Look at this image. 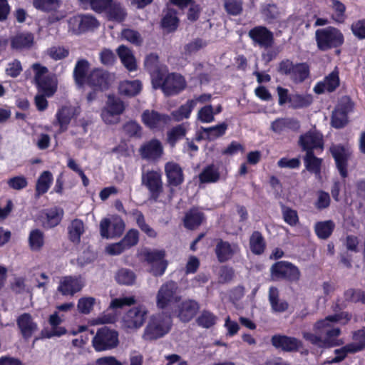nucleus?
<instances>
[{
    "label": "nucleus",
    "mask_w": 365,
    "mask_h": 365,
    "mask_svg": "<svg viewBox=\"0 0 365 365\" xmlns=\"http://www.w3.org/2000/svg\"><path fill=\"white\" fill-rule=\"evenodd\" d=\"M139 232L138 230L132 228L128 230L121 241L127 250L135 246L139 242Z\"/></svg>",
    "instance_id": "62"
},
{
    "label": "nucleus",
    "mask_w": 365,
    "mask_h": 365,
    "mask_svg": "<svg viewBox=\"0 0 365 365\" xmlns=\"http://www.w3.org/2000/svg\"><path fill=\"white\" fill-rule=\"evenodd\" d=\"M16 323L23 338L25 339L31 338L38 329L37 324L33 320L29 313H24L19 316Z\"/></svg>",
    "instance_id": "25"
},
{
    "label": "nucleus",
    "mask_w": 365,
    "mask_h": 365,
    "mask_svg": "<svg viewBox=\"0 0 365 365\" xmlns=\"http://www.w3.org/2000/svg\"><path fill=\"white\" fill-rule=\"evenodd\" d=\"M32 5L37 11L48 14L58 10L61 0H32Z\"/></svg>",
    "instance_id": "40"
},
{
    "label": "nucleus",
    "mask_w": 365,
    "mask_h": 365,
    "mask_svg": "<svg viewBox=\"0 0 365 365\" xmlns=\"http://www.w3.org/2000/svg\"><path fill=\"white\" fill-rule=\"evenodd\" d=\"M143 256L145 262L150 266L149 273L155 277L165 274L168 262L165 259L166 252L164 250H146L143 252Z\"/></svg>",
    "instance_id": "8"
},
{
    "label": "nucleus",
    "mask_w": 365,
    "mask_h": 365,
    "mask_svg": "<svg viewBox=\"0 0 365 365\" xmlns=\"http://www.w3.org/2000/svg\"><path fill=\"white\" fill-rule=\"evenodd\" d=\"M348 123V115L339 111L336 108L332 112L331 118V126L336 129H340L346 125Z\"/></svg>",
    "instance_id": "60"
},
{
    "label": "nucleus",
    "mask_w": 365,
    "mask_h": 365,
    "mask_svg": "<svg viewBox=\"0 0 365 365\" xmlns=\"http://www.w3.org/2000/svg\"><path fill=\"white\" fill-rule=\"evenodd\" d=\"M313 101L311 95L295 94L292 97V106L294 109H299L309 107Z\"/></svg>",
    "instance_id": "57"
},
{
    "label": "nucleus",
    "mask_w": 365,
    "mask_h": 365,
    "mask_svg": "<svg viewBox=\"0 0 365 365\" xmlns=\"http://www.w3.org/2000/svg\"><path fill=\"white\" fill-rule=\"evenodd\" d=\"M110 83V73L102 68H93L87 76V85L95 91H104L108 90Z\"/></svg>",
    "instance_id": "16"
},
{
    "label": "nucleus",
    "mask_w": 365,
    "mask_h": 365,
    "mask_svg": "<svg viewBox=\"0 0 365 365\" xmlns=\"http://www.w3.org/2000/svg\"><path fill=\"white\" fill-rule=\"evenodd\" d=\"M334 227L335 225L332 220H327L317 222L314 230L319 239L326 240L331 236Z\"/></svg>",
    "instance_id": "44"
},
{
    "label": "nucleus",
    "mask_w": 365,
    "mask_h": 365,
    "mask_svg": "<svg viewBox=\"0 0 365 365\" xmlns=\"http://www.w3.org/2000/svg\"><path fill=\"white\" fill-rule=\"evenodd\" d=\"M248 36L255 46L264 49L269 48L274 43L273 32L264 26H256L248 32Z\"/></svg>",
    "instance_id": "14"
},
{
    "label": "nucleus",
    "mask_w": 365,
    "mask_h": 365,
    "mask_svg": "<svg viewBox=\"0 0 365 365\" xmlns=\"http://www.w3.org/2000/svg\"><path fill=\"white\" fill-rule=\"evenodd\" d=\"M315 41L319 51H327L340 48L344 43V36L338 28L329 26L315 31Z\"/></svg>",
    "instance_id": "5"
},
{
    "label": "nucleus",
    "mask_w": 365,
    "mask_h": 365,
    "mask_svg": "<svg viewBox=\"0 0 365 365\" xmlns=\"http://www.w3.org/2000/svg\"><path fill=\"white\" fill-rule=\"evenodd\" d=\"M84 286L81 276H64L61 277L57 290L63 296H73L80 292Z\"/></svg>",
    "instance_id": "18"
},
{
    "label": "nucleus",
    "mask_w": 365,
    "mask_h": 365,
    "mask_svg": "<svg viewBox=\"0 0 365 365\" xmlns=\"http://www.w3.org/2000/svg\"><path fill=\"white\" fill-rule=\"evenodd\" d=\"M200 184L215 183L220 178L219 169L214 165L205 166L198 175Z\"/></svg>",
    "instance_id": "33"
},
{
    "label": "nucleus",
    "mask_w": 365,
    "mask_h": 365,
    "mask_svg": "<svg viewBox=\"0 0 365 365\" xmlns=\"http://www.w3.org/2000/svg\"><path fill=\"white\" fill-rule=\"evenodd\" d=\"M205 218V214L202 212L197 208H191L185 215L183 225L185 228L193 230L201 225Z\"/></svg>",
    "instance_id": "28"
},
{
    "label": "nucleus",
    "mask_w": 365,
    "mask_h": 365,
    "mask_svg": "<svg viewBox=\"0 0 365 365\" xmlns=\"http://www.w3.org/2000/svg\"><path fill=\"white\" fill-rule=\"evenodd\" d=\"M279 290L275 287L269 289V302L272 309L274 312H284L288 309L289 304L285 300H279Z\"/></svg>",
    "instance_id": "35"
},
{
    "label": "nucleus",
    "mask_w": 365,
    "mask_h": 365,
    "mask_svg": "<svg viewBox=\"0 0 365 365\" xmlns=\"http://www.w3.org/2000/svg\"><path fill=\"white\" fill-rule=\"evenodd\" d=\"M272 345L284 352H297L303 347V342L294 337L285 334H274L271 338Z\"/></svg>",
    "instance_id": "15"
},
{
    "label": "nucleus",
    "mask_w": 365,
    "mask_h": 365,
    "mask_svg": "<svg viewBox=\"0 0 365 365\" xmlns=\"http://www.w3.org/2000/svg\"><path fill=\"white\" fill-rule=\"evenodd\" d=\"M217 321V317L209 310L204 309L196 319L197 324L205 329L214 327Z\"/></svg>",
    "instance_id": "46"
},
{
    "label": "nucleus",
    "mask_w": 365,
    "mask_h": 365,
    "mask_svg": "<svg viewBox=\"0 0 365 365\" xmlns=\"http://www.w3.org/2000/svg\"><path fill=\"white\" fill-rule=\"evenodd\" d=\"M155 89H161L166 96H172L179 94L186 87V81L181 74L177 73H168L165 71L152 82Z\"/></svg>",
    "instance_id": "4"
},
{
    "label": "nucleus",
    "mask_w": 365,
    "mask_h": 365,
    "mask_svg": "<svg viewBox=\"0 0 365 365\" xmlns=\"http://www.w3.org/2000/svg\"><path fill=\"white\" fill-rule=\"evenodd\" d=\"M173 326V319L170 314L158 313L151 316L144 330L143 338L153 341L162 338L167 334Z\"/></svg>",
    "instance_id": "3"
},
{
    "label": "nucleus",
    "mask_w": 365,
    "mask_h": 365,
    "mask_svg": "<svg viewBox=\"0 0 365 365\" xmlns=\"http://www.w3.org/2000/svg\"><path fill=\"white\" fill-rule=\"evenodd\" d=\"M122 93L128 96H135L142 90V83L139 80L125 81L120 85Z\"/></svg>",
    "instance_id": "47"
},
{
    "label": "nucleus",
    "mask_w": 365,
    "mask_h": 365,
    "mask_svg": "<svg viewBox=\"0 0 365 365\" xmlns=\"http://www.w3.org/2000/svg\"><path fill=\"white\" fill-rule=\"evenodd\" d=\"M166 186L168 187V197L171 199L175 192V187H180L185 181V175L181 166L173 161L165 164Z\"/></svg>",
    "instance_id": "13"
},
{
    "label": "nucleus",
    "mask_w": 365,
    "mask_h": 365,
    "mask_svg": "<svg viewBox=\"0 0 365 365\" xmlns=\"http://www.w3.org/2000/svg\"><path fill=\"white\" fill-rule=\"evenodd\" d=\"M117 54L120 59L123 65L129 71L137 70V63L135 58L132 51L124 45H120L116 50Z\"/></svg>",
    "instance_id": "29"
},
{
    "label": "nucleus",
    "mask_w": 365,
    "mask_h": 365,
    "mask_svg": "<svg viewBox=\"0 0 365 365\" xmlns=\"http://www.w3.org/2000/svg\"><path fill=\"white\" fill-rule=\"evenodd\" d=\"M133 215L136 225L143 232L150 238H155L158 236L157 232L146 223L145 216L141 211L136 210Z\"/></svg>",
    "instance_id": "45"
},
{
    "label": "nucleus",
    "mask_w": 365,
    "mask_h": 365,
    "mask_svg": "<svg viewBox=\"0 0 365 365\" xmlns=\"http://www.w3.org/2000/svg\"><path fill=\"white\" fill-rule=\"evenodd\" d=\"M141 120L147 128L151 130H160L169 123L170 118L167 114L147 109L143 112Z\"/></svg>",
    "instance_id": "19"
},
{
    "label": "nucleus",
    "mask_w": 365,
    "mask_h": 365,
    "mask_svg": "<svg viewBox=\"0 0 365 365\" xmlns=\"http://www.w3.org/2000/svg\"><path fill=\"white\" fill-rule=\"evenodd\" d=\"M344 297L348 303L365 304V291L361 289L349 288L344 291Z\"/></svg>",
    "instance_id": "48"
},
{
    "label": "nucleus",
    "mask_w": 365,
    "mask_h": 365,
    "mask_svg": "<svg viewBox=\"0 0 365 365\" xmlns=\"http://www.w3.org/2000/svg\"><path fill=\"white\" fill-rule=\"evenodd\" d=\"M74 109L71 106H62L58 109L56 113L54 125L59 126V133H63L68 130V125L73 118Z\"/></svg>",
    "instance_id": "26"
},
{
    "label": "nucleus",
    "mask_w": 365,
    "mask_h": 365,
    "mask_svg": "<svg viewBox=\"0 0 365 365\" xmlns=\"http://www.w3.org/2000/svg\"><path fill=\"white\" fill-rule=\"evenodd\" d=\"M215 252L219 262L223 263L229 261L235 255V250L231 244L222 239L217 240L215 246Z\"/></svg>",
    "instance_id": "30"
},
{
    "label": "nucleus",
    "mask_w": 365,
    "mask_h": 365,
    "mask_svg": "<svg viewBox=\"0 0 365 365\" xmlns=\"http://www.w3.org/2000/svg\"><path fill=\"white\" fill-rule=\"evenodd\" d=\"M261 14L266 21L273 23L279 17L280 12L277 4H267L262 8Z\"/></svg>",
    "instance_id": "52"
},
{
    "label": "nucleus",
    "mask_w": 365,
    "mask_h": 365,
    "mask_svg": "<svg viewBox=\"0 0 365 365\" xmlns=\"http://www.w3.org/2000/svg\"><path fill=\"white\" fill-rule=\"evenodd\" d=\"M148 310L143 306L130 309L123 317V325L128 329H138L144 324Z\"/></svg>",
    "instance_id": "17"
},
{
    "label": "nucleus",
    "mask_w": 365,
    "mask_h": 365,
    "mask_svg": "<svg viewBox=\"0 0 365 365\" xmlns=\"http://www.w3.org/2000/svg\"><path fill=\"white\" fill-rule=\"evenodd\" d=\"M283 220L289 226L295 227L299 224V219L297 211L283 203L280 204Z\"/></svg>",
    "instance_id": "49"
},
{
    "label": "nucleus",
    "mask_w": 365,
    "mask_h": 365,
    "mask_svg": "<svg viewBox=\"0 0 365 365\" xmlns=\"http://www.w3.org/2000/svg\"><path fill=\"white\" fill-rule=\"evenodd\" d=\"M125 109L124 103L120 98L110 95L105 107L101 110V118L106 124H117L120 121V115Z\"/></svg>",
    "instance_id": "12"
},
{
    "label": "nucleus",
    "mask_w": 365,
    "mask_h": 365,
    "mask_svg": "<svg viewBox=\"0 0 365 365\" xmlns=\"http://www.w3.org/2000/svg\"><path fill=\"white\" fill-rule=\"evenodd\" d=\"M322 159L315 156L314 153H306L304 157V163L306 169L317 176L321 175Z\"/></svg>",
    "instance_id": "38"
},
{
    "label": "nucleus",
    "mask_w": 365,
    "mask_h": 365,
    "mask_svg": "<svg viewBox=\"0 0 365 365\" xmlns=\"http://www.w3.org/2000/svg\"><path fill=\"white\" fill-rule=\"evenodd\" d=\"M200 308L198 302L187 299L183 300L178 307V317L184 323L190 322L197 314Z\"/></svg>",
    "instance_id": "22"
},
{
    "label": "nucleus",
    "mask_w": 365,
    "mask_h": 365,
    "mask_svg": "<svg viewBox=\"0 0 365 365\" xmlns=\"http://www.w3.org/2000/svg\"><path fill=\"white\" fill-rule=\"evenodd\" d=\"M331 322L329 316L317 321L313 327L314 333L304 331L303 338L319 348H331L342 344V341L337 339L341 334V329L334 327Z\"/></svg>",
    "instance_id": "1"
},
{
    "label": "nucleus",
    "mask_w": 365,
    "mask_h": 365,
    "mask_svg": "<svg viewBox=\"0 0 365 365\" xmlns=\"http://www.w3.org/2000/svg\"><path fill=\"white\" fill-rule=\"evenodd\" d=\"M10 44L13 50H29L34 44V35L29 31L19 32L10 38Z\"/></svg>",
    "instance_id": "23"
},
{
    "label": "nucleus",
    "mask_w": 365,
    "mask_h": 365,
    "mask_svg": "<svg viewBox=\"0 0 365 365\" xmlns=\"http://www.w3.org/2000/svg\"><path fill=\"white\" fill-rule=\"evenodd\" d=\"M298 144L306 153H314L315 149L323 150V136L319 133L308 131L300 135Z\"/></svg>",
    "instance_id": "20"
},
{
    "label": "nucleus",
    "mask_w": 365,
    "mask_h": 365,
    "mask_svg": "<svg viewBox=\"0 0 365 365\" xmlns=\"http://www.w3.org/2000/svg\"><path fill=\"white\" fill-rule=\"evenodd\" d=\"M139 151L142 158L156 160L161 157L163 148L160 141L154 138L142 145Z\"/></svg>",
    "instance_id": "24"
},
{
    "label": "nucleus",
    "mask_w": 365,
    "mask_h": 365,
    "mask_svg": "<svg viewBox=\"0 0 365 365\" xmlns=\"http://www.w3.org/2000/svg\"><path fill=\"white\" fill-rule=\"evenodd\" d=\"M46 221L43 222L44 227L53 228L56 227L61 222L64 212L61 207H53L47 209L45 212Z\"/></svg>",
    "instance_id": "34"
},
{
    "label": "nucleus",
    "mask_w": 365,
    "mask_h": 365,
    "mask_svg": "<svg viewBox=\"0 0 365 365\" xmlns=\"http://www.w3.org/2000/svg\"><path fill=\"white\" fill-rule=\"evenodd\" d=\"M81 34L97 29L100 24L98 21L91 15H81Z\"/></svg>",
    "instance_id": "59"
},
{
    "label": "nucleus",
    "mask_w": 365,
    "mask_h": 365,
    "mask_svg": "<svg viewBox=\"0 0 365 365\" xmlns=\"http://www.w3.org/2000/svg\"><path fill=\"white\" fill-rule=\"evenodd\" d=\"M332 2L331 9L334 14L331 16L332 19L339 24H342L346 19V6L339 0H331Z\"/></svg>",
    "instance_id": "54"
},
{
    "label": "nucleus",
    "mask_w": 365,
    "mask_h": 365,
    "mask_svg": "<svg viewBox=\"0 0 365 365\" xmlns=\"http://www.w3.org/2000/svg\"><path fill=\"white\" fill-rule=\"evenodd\" d=\"M279 74L288 76L295 84L304 83L310 78V66L307 63H294L290 59L286 58L281 61L277 66Z\"/></svg>",
    "instance_id": "6"
},
{
    "label": "nucleus",
    "mask_w": 365,
    "mask_h": 365,
    "mask_svg": "<svg viewBox=\"0 0 365 365\" xmlns=\"http://www.w3.org/2000/svg\"><path fill=\"white\" fill-rule=\"evenodd\" d=\"M185 135L186 129L185 126L182 124L178 125L168 132V141L172 146H174L176 143L183 138Z\"/></svg>",
    "instance_id": "56"
},
{
    "label": "nucleus",
    "mask_w": 365,
    "mask_h": 365,
    "mask_svg": "<svg viewBox=\"0 0 365 365\" xmlns=\"http://www.w3.org/2000/svg\"><path fill=\"white\" fill-rule=\"evenodd\" d=\"M35 83L38 93H43L47 97L53 96L57 90L56 84L53 83V78L50 76H46Z\"/></svg>",
    "instance_id": "37"
},
{
    "label": "nucleus",
    "mask_w": 365,
    "mask_h": 365,
    "mask_svg": "<svg viewBox=\"0 0 365 365\" xmlns=\"http://www.w3.org/2000/svg\"><path fill=\"white\" fill-rule=\"evenodd\" d=\"M300 277L299 267L289 261H276L269 268V280L273 282L297 283Z\"/></svg>",
    "instance_id": "2"
},
{
    "label": "nucleus",
    "mask_w": 365,
    "mask_h": 365,
    "mask_svg": "<svg viewBox=\"0 0 365 365\" xmlns=\"http://www.w3.org/2000/svg\"><path fill=\"white\" fill-rule=\"evenodd\" d=\"M178 284L170 280L163 283L156 295V306L160 309H165L173 304L178 303L181 297L178 295Z\"/></svg>",
    "instance_id": "11"
},
{
    "label": "nucleus",
    "mask_w": 365,
    "mask_h": 365,
    "mask_svg": "<svg viewBox=\"0 0 365 365\" xmlns=\"http://www.w3.org/2000/svg\"><path fill=\"white\" fill-rule=\"evenodd\" d=\"M144 66L150 75L151 81L164 72L159 63V56L154 53L146 56L144 61Z\"/></svg>",
    "instance_id": "32"
},
{
    "label": "nucleus",
    "mask_w": 365,
    "mask_h": 365,
    "mask_svg": "<svg viewBox=\"0 0 365 365\" xmlns=\"http://www.w3.org/2000/svg\"><path fill=\"white\" fill-rule=\"evenodd\" d=\"M179 25V19L177 16V11L174 9H169L161 21V26L168 32L175 31Z\"/></svg>",
    "instance_id": "43"
},
{
    "label": "nucleus",
    "mask_w": 365,
    "mask_h": 365,
    "mask_svg": "<svg viewBox=\"0 0 365 365\" xmlns=\"http://www.w3.org/2000/svg\"><path fill=\"white\" fill-rule=\"evenodd\" d=\"M90 63L88 60L82 58L77 61L73 69V78L78 86L84 85L87 81Z\"/></svg>",
    "instance_id": "31"
},
{
    "label": "nucleus",
    "mask_w": 365,
    "mask_h": 365,
    "mask_svg": "<svg viewBox=\"0 0 365 365\" xmlns=\"http://www.w3.org/2000/svg\"><path fill=\"white\" fill-rule=\"evenodd\" d=\"M250 252L257 256L263 255L267 249V242L262 233L258 230L252 232L249 237Z\"/></svg>",
    "instance_id": "27"
},
{
    "label": "nucleus",
    "mask_w": 365,
    "mask_h": 365,
    "mask_svg": "<svg viewBox=\"0 0 365 365\" xmlns=\"http://www.w3.org/2000/svg\"><path fill=\"white\" fill-rule=\"evenodd\" d=\"M68 239L73 243H79L81 236L84 232L83 221L79 219L73 220L68 227Z\"/></svg>",
    "instance_id": "42"
},
{
    "label": "nucleus",
    "mask_w": 365,
    "mask_h": 365,
    "mask_svg": "<svg viewBox=\"0 0 365 365\" xmlns=\"http://www.w3.org/2000/svg\"><path fill=\"white\" fill-rule=\"evenodd\" d=\"M106 11L108 19L118 23L123 22L127 16L125 9L119 4H111Z\"/></svg>",
    "instance_id": "51"
},
{
    "label": "nucleus",
    "mask_w": 365,
    "mask_h": 365,
    "mask_svg": "<svg viewBox=\"0 0 365 365\" xmlns=\"http://www.w3.org/2000/svg\"><path fill=\"white\" fill-rule=\"evenodd\" d=\"M228 128L227 123L222 122L215 126L204 128L205 133L207 135L210 140H214L220 137L223 136Z\"/></svg>",
    "instance_id": "55"
},
{
    "label": "nucleus",
    "mask_w": 365,
    "mask_h": 365,
    "mask_svg": "<svg viewBox=\"0 0 365 365\" xmlns=\"http://www.w3.org/2000/svg\"><path fill=\"white\" fill-rule=\"evenodd\" d=\"M224 8L229 15H240L243 11V1L242 0H224Z\"/></svg>",
    "instance_id": "58"
},
{
    "label": "nucleus",
    "mask_w": 365,
    "mask_h": 365,
    "mask_svg": "<svg viewBox=\"0 0 365 365\" xmlns=\"http://www.w3.org/2000/svg\"><path fill=\"white\" fill-rule=\"evenodd\" d=\"M196 106V101L187 100L185 104L181 105L178 109L173 110L171 115L175 121H181L185 118H188Z\"/></svg>",
    "instance_id": "39"
},
{
    "label": "nucleus",
    "mask_w": 365,
    "mask_h": 365,
    "mask_svg": "<svg viewBox=\"0 0 365 365\" xmlns=\"http://www.w3.org/2000/svg\"><path fill=\"white\" fill-rule=\"evenodd\" d=\"M329 151L334 160L336 168L341 178H346L349 175V161L353 155L351 149L347 145L339 143L331 144Z\"/></svg>",
    "instance_id": "10"
},
{
    "label": "nucleus",
    "mask_w": 365,
    "mask_h": 365,
    "mask_svg": "<svg viewBox=\"0 0 365 365\" xmlns=\"http://www.w3.org/2000/svg\"><path fill=\"white\" fill-rule=\"evenodd\" d=\"M135 273L128 269L122 268L115 274V280L120 284L132 285L135 281Z\"/></svg>",
    "instance_id": "53"
},
{
    "label": "nucleus",
    "mask_w": 365,
    "mask_h": 365,
    "mask_svg": "<svg viewBox=\"0 0 365 365\" xmlns=\"http://www.w3.org/2000/svg\"><path fill=\"white\" fill-rule=\"evenodd\" d=\"M53 180V175L49 170L41 173L36 183V194L42 195L48 192Z\"/></svg>",
    "instance_id": "36"
},
{
    "label": "nucleus",
    "mask_w": 365,
    "mask_h": 365,
    "mask_svg": "<svg viewBox=\"0 0 365 365\" xmlns=\"http://www.w3.org/2000/svg\"><path fill=\"white\" fill-rule=\"evenodd\" d=\"M29 244L31 250L38 251L44 245V235L39 229H34L30 232Z\"/></svg>",
    "instance_id": "50"
},
{
    "label": "nucleus",
    "mask_w": 365,
    "mask_h": 365,
    "mask_svg": "<svg viewBox=\"0 0 365 365\" xmlns=\"http://www.w3.org/2000/svg\"><path fill=\"white\" fill-rule=\"evenodd\" d=\"M125 230V223L122 219L114 220L112 223L108 218L103 219L100 222V233L106 239L122 235Z\"/></svg>",
    "instance_id": "21"
},
{
    "label": "nucleus",
    "mask_w": 365,
    "mask_h": 365,
    "mask_svg": "<svg viewBox=\"0 0 365 365\" xmlns=\"http://www.w3.org/2000/svg\"><path fill=\"white\" fill-rule=\"evenodd\" d=\"M118 344V332L107 327L99 328L92 340V346L96 351L113 349Z\"/></svg>",
    "instance_id": "9"
},
{
    "label": "nucleus",
    "mask_w": 365,
    "mask_h": 365,
    "mask_svg": "<svg viewBox=\"0 0 365 365\" xmlns=\"http://www.w3.org/2000/svg\"><path fill=\"white\" fill-rule=\"evenodd\" d=\"M299 122L292 118H278L271 124L272 130L276 133H282L287 128H299Z\"/></svg>",
    "instance_id": "41"
},
{
    "label": "nucleus",
    "mask_w": 365,
    "mask_h": 365,
    "mask_svg": "<svg viewBox=\"0 0 365 365\" xmlns=\"http://www.w3.org/2000/svg\"><path fill=\"white\" fill-rule=\"evenodd\" d=\"M124 133L130 138H140L142 135V127L134 120L126 122L123 127Z\"/></svg>",
    "instance_id": "61"
},
{
    "label": "nucleus",
    "mask_w": 365,
    "mask_h": 365,
    "mask_svg": "<svg viewBox=\"0 0 365 365\" xmlns=\"http://www.w3.org/2000/svg\"><path fill=\"white\" fill-rule=\"evenodd\" d=\"M350 29L356 38L365 39V18L354 21L351 24Z\"/></svg>",
    "instance_id": "64"
},
{
    "label": "nucleus",
    "mask_w": 365,
    "mask_h": 365,
    "mask_svg": "<svg viewBox=\"0 0 365 365\" xmlns=\"http://www.w3.org/2000/svg\"><path fill=\"white\" fill-rule=\"evenodd\" d=\"M327 86V92L332 93L340 85V79L338 71H333L328 76H327L323 81Z\"/></svg>",
    "instance_id": "63"
},
{
    "label": "nucleus",
    "mask_w": 365,
    "mask_h": 365,
    "mask_svg": "<svg viewBox=\"0 0 365 365\" xmlns=\"http://www.w3.org/2000/svg\"><path fill=\"white\" fill-rule=\"evenodd\" d=\"M141 185L148 191L149 200L157 202L163 192L162 173L160 170H148L143 172Z\"/></svg>",
    "instance_id": "7"
}]
</instances>
